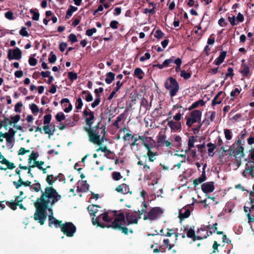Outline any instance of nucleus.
I'll use <instances>...</instances> for the list:
<instances>
[{"instance_id": "nucleus-1", "label": "nucleus", "mask_w": 254, "mask_h": 254, "mask_svg": "<svg viewBox=\"0 0 254 254\" xmlns=\"http://www.w3.org/2000/svg\"><path fill=\"white\" fill-rule=\"evenodd\" d=\"M61 195L53 187L45 188L44 190H41V195L38 197L35 203L36 211L34 218L41 225H43L46 220V211L48 210L49 225L54 224L56 227H60L62 221L57 220L53 217L52 207L61 199Z\"/></svg>"}, {"instance_id": "nucleus-2", "label": "nucleus", "mask_w": 254, "mask_h": 254, "mask_svg": "<svg viewBox=\"0 0 254 254\" xmlns=\"http://www.w3.org/2000/svg\"><path fill=\"white\" fill-rule=\"evenodd\" d=\"M103 220L105 222H110L114 221L112 223L109 225L105 226L104 224L99 222V217L97 218H92V221L94 225H97V226H100L102 228L107 227L108 228L111 227L114 229H119L122 231L125 234H128V229L124 227L123 226L125 224V216L122 213H118L117 211L114 212H108L105 213L101 214Z\"/></svg>"}, {"instance_id": "nucleus-3", "label": "nucleus", "mask_w": 254, "mask_h": 254, "mask_svg": "<svg viewBox=\"0 0 254 254\" xmlns=\"http://www.w3.org/2000/svg\"><path fill=\"white\" fill-rule=\"evenodd\" d=\"M85 129L88 133L89 139L91 142L99 145H101L104 142L105 140L104 136L101 137L100 131H101V133H103L104 135V129H100L98 127L93 128L86 127Z\"/></svg>"}, {"instance_id": "nucleus-4", "label": "nucleus", "mask_w": 254, "mask_h": 254, "mask_svg": "<svg viewBox=\"0 0 254 254\" xmlns=\"http://www.w3.org/2000/svg\"><path fill=\"white\" fill-rule=\"evenodd\" d=\"M165 86L166 88L170 91V94L172 97L175 96L179 90V84L172 77L169 78L166 81Z\"/></svg>"}, {"instance_id": "nucleus-5", "label": "nucleus", "mask_w": 254, "mask_h": 254, "mask_svg": "<svg viewBox=\"0 0 254 254\" xmlns=\"http://www.w3.org/2000/svg\"><path fill=\"white\" fill-rule=\"evenodd\" d=\"M201 112L198 110L193 111L190 113V117L187 118V125L190 127L193 124L198 123L201 121Z\"/></svg>"}, {"instance_id": "nucleus-6", "label": "nucleus", "mask_w": 254, "mask_h": 254, "mask_svg": "<svg viewBox=\"0 0 254 254\" xmlns=\"http://www.w3.org/2000/svg\"><path fill=\"white\" fill-rule=\"evenodd\" d=\"M60 227L62 231L67 237H72L76 231L75 226L70 222H66L63 225L61 224Z\"/></svg>"}, {"instance_id": "nucleus-7", "label": "nucleus", "mask_w": 254, "mask_h": 254, "mask_svg": "<svg viewBox=\"0 0 254 254\" xmlns=\"http://www.w3.org/2000/svg\"><path fill=\"white\" fill-rule=\"evenodd\" d=\"M162 213L161 209L158 207L153 208L146 215H144V220H153L157 219Z\"/></svg>"}, {"instance_id": "nucleus-8", "label": "nucleus", "mask_w": 254, "mask_h": 254, "mask_svg": "<svg viewBox=\"0 0 254 254\" xmlns=\"http://www.w3.org/2000/svg\"><path fill=\"white\" fill-rule=\"evenodd\" d=\"M13 131V129L12 128H10L9 129V132ZM14 132L12 133H2L1 131H0V134L2 137H4L6 140V145L8 147L11 148L13 145V141H14Z\"/></svg>"}, {"instance_id": "nucleus-9", "label": "nucleus", "mask_w": 254, "mask_h": 254, "mask_svg": "<svg viewBox=\"0 0 254 254\" xmlns=\"http://www.w3.org/2000/svg\"><path fill=\"white\" fill-rule=\"evenodd\" d=\"M39 157V153L37 152H35L34 151H32L28 159V163L30 165V167L31 168L35 167V164H36L37 159Z\"/></svg>"}, {"instance_id": "nucleus-10", "label": "nucleus", "mask_w": 254, "mask_h": 254, "mask_svg": "<svg viewBox=\"0 0 254 254\" xmlns=\"http://www.w3.org/2000/svg\"><path fill=\"white\" fill-rule=\"evenodd\" d=\"M2 122V126L6 129H7L8 126H12L15 127L16 126V116L11 117V120L8 118H4Z\"/></svg>"}, {"instance_id": "nucleus-11", "label": "nucleus", "mask_w": 254, "mask_h": 254, "mask_svg": "<svg viewBox=\"0 0 254 254\" xmlns=\"http://www.w3.org/2000/svg\"><path fill=\"white\" fill-rule=\"evenodd\" d=\"M201 189L204 193L212 192L214 190L213 183L210 182L202 184L201 186Z\"/></svg>"}, {"instance_id": "nucleus-12", "label": "nucleus", "mask_w": 254, "mask_h": 254, "mask_svg": "<svg viewBox=\"0 0 254 254\" xmlns=\"http://www.w3.org/2000/svg\"><path fill=\"white\" fill-rule=\"evenodd\" d=\"M167 125L174 131L180 129L182 127L181 122L174 121L173 120L168 121Z\"/></svg>"}, {"instance_id": "nucleus-13", "label": "nucleus", "mask_w": 254, "mask_h": 254, "mask_svg": "<svg viewBox=\"0 0 254 254\" xmlns=\"http://www.w3.org/2000/svg\"><path fill=\"white\" fill-rule=\"evenodd\" d=\"M43 130L46 134L49 135V137L53 135L56 131L55 126L52 124L45 125L43 127Z\"/></svg>"}, {"instance_id": "nucleus-14", "label": "nucleus", "mask_w": 254, "mask_h": 254, "mask_svg": "<svg viewBox=\"0 0 254 254\" xmlns=\"http://www.w3.org/2000/svg\"><path fill=\"white\" fill-rule=\"evenodd\" d=\"M77 189L79 191H86L88 190L89 185L85 181H79L77 183Z\"/></svg>"}, {"instance_id": "nucleus-15", "label": "nucleus", "mask_w": 254, "mask_h": 254, "mask_svg": "<svg viewBox=\"0 0 254 254\" xmlns=\"http://www.w3.org/2000/svg\"><path fill=\"white\" fill-rule=\"evenodd\" d=\"M128 224H137V218L135 214L128 213L126 215Z\"/></svg>"}, {"instance_id": "nucleus-16", "label": "nucleus", "mask_w": 254, "mask_h": 254, "mask_svg": "<svg viewBox=\"0 0 254 254\" xmlns=\"http://www.w3.org/2000/svg\"><path fill=\"white\" fill-rule=\"evenodd\" d=\"M224 94V93L222 91L219 92L213 99L212 101V106L220 104L223 98Z\"/></svg>"}, {"instance_id": "nucleus-17", "label": "nucleus", "mask_w": 254, "mask_h": 254, "mask_svg": "<svg viewBox=\"0 0 254 254\" xmlns=\"http://www.w3.org/2000/svg\"><path fill=\"white\" fill-rule=\"evenodd\" d=\"M196 239L201 240L206 238L208 236V232L207 231L203 229H198L197 232Z\"/></svg>"}, {"instance_id": "nucleus-18", "label": "nucleus", "mask_w": 254, "mask_h": 254, "mask_svg": "<svg viewBox=\"0 0 254 254\" xmlns=\"http://www.w3.org/2000/svg\"><path fill=\"white\" fill-rule=\"evenodd\" d=\"M115 190L118 192H120L122 194H125L127 192L128 190V187L126 184H123L122 185L118 186L116 188Z\"/></svg>"}, {"instance_id": "nucleus-19", "label": "nucleus", "mask_w": 254, "mask_h": 254, "mask_svg": "<svg viewBox=\"0 0 254 254\" xmlns=\"http://www.w3.org/2000/svg\"><path fill=\"white\" fill-rule=\"evenodd\" d=\"M206 174H205V171H202V175L200 177H198V178L195 179L193 181V184L194 186V187H196V186L198 185L199 184L203 182L206 180Z\"/></svg>"}, {"instance_id": "nucleus-20", "label": "nucleus", "mask_w": 254, "mask_h": 254, "mask_svg": "<svg viewBox=\"0 0 254 254\" xmlns=\"http://www.w3.org/2000/svg\"><path fill=\"white\" fill-rule=\"evenodd\" d=\"M190 212L189 209L183 208L180 210L179 217L181 219L188 218L190 215Z\"/></svg>"}, {"instance_id": "nucleus-21", "label": "nucleus", "mask_w": 254, "mask_h": 254, "mask_svg": "<svg viewBox=\"0 0 254 254\" xmlns=\"http://www.w3.org/2000/svg\"><path fill=\"white\" fill-rule=\"evenodd\" d=\"M254 172V170L252 169V168H249L248 167V163L246 165V169L243 172V175L244 177H248L251 176L252 178H254V176L253 175Z\"/></svg>"}, {"instance_id": "nucleus-22", "label": "nucleus", "mask_w": 254, "mask_h": 254, "mask_svg": "<svg viewBox=\"0 0 254 254\" xmlns=\"http://www.w3.org/2000/svg\"><path fill=\"white\" fill-rule=\"evenodd\" d=\"M80 96L85 99L87 102H90L93 100V97L88 91H83L80 94Z\"/></svg>"}, {"instance_id": "nucleus-23", "label": "nucleus", "mask_w": 254, "mask_h": 254, "mask_svg": "<svg viewBox=\"0 0 254 254\" xmlns=\"http://www.w3.org/2000/svg\"><path fill=\"white\" fill-rule=\"evenodd\" d=\"M94 119V116L93 112L90 111L89 116H87V117L85 118V121H86V124L88 126V128L91 127V125L93 123Z\"/></svg>"}, {"instance_id": "nucleus-24", "label": "nucleus", "mask_w": 254, "mask_h": 254, "mask_svg": "<svg viewBox=\"0 0 254 254\" xmlns=\"http://www.w3.org/2000/svg\"><path fill=\"white\" fill-rule=\"evenodd\" d=\"M57 180V177L54 176L53 175H48L46 179L47 183L49 184L50 186L48 187H52V185ZM46 187V188H47Z\"/></svg>"}, {"instance_id": "nucleus-25", "label": "nucleus", "mask_w": 254, "mask_h": 254, "mask_svg": "<svg viewBox=\"0 0 254 254\" xmlns=\"http://www.w3.org/2000/svg\"><path fill=\"white\" fill-rule=\"evenodd\" d=\"M187 237L190 238H192L194 241L196 240V236L194 233V227H191L190 229H188L187 232Z\"/></svg>"}, {"instance_id": "nucleus-26", "label": "nucleus", "mask_w": 254, "mask_h": 254, "mask_svg": "<svg viewBox=\"0 0 254 254\" xmlns=\"http://www.w3.org/2000/svg\"><path fill=\"white\" fill-rule=\"evenodd\" d=\"M98 208L99 207L97 205H91L88 206V207H87V209L89 212L90 215H93L94 216H95L96 214L97 213Z\"/></svg>"}, {"instance_id": "nucleus-27", "label": "nucleus", "mask_w": 254, "mask_h": 254, "mask_svg": "<svg viewBox=\"0 0 254 254\" xmlns=\"http://www.w3.org/2000/svg\"><path fill=\"white\" fill-rule=\"evenodd\" d=\"M196 141L195 137L191 136L189 138L188 141V149L185 151L186 153L188 151H190L191 149L194 147V143Z\"/></svg>"}, {"instance_id": "nucleus-28", "label": "nucleus", "mask_w": 254, "mask_h": 254, "mask_svg": "<svg viewBox=\"0 0 254 254\" xmlns=\"http://www.w3.org/2000/svg\"><path fill=\"white\" fill-rule=\"evenodd\" d=\"M226 56V52H221L219 57L216 60L215 64L218 65L221 64L223 62Z\"/></svg>"}, {"instance_id": "nucleus-29", "label": "nucleus", "mask_w": 254, "mask_h": 254, "mask_svg": "<svg viewBox=\"0 0 254 254\" xmlns=\"http://www.w3.org/2000/svg\"><path fill=\"white\" fill-rule=\"evenodd\" d=\"M115 74L112 72H109L107 74L106 78L105 79V82L109 84H110L115 79Z\"/></svg>"}, {"instance_id": "nucleus-30", "label": "nucleus", "mask_w": 254, "mask_h": 254, "mask_svg": "<svg viewBox=\"0 0 254 254\" xmlns=\"http://www.w3.org/2000/svg\"><path fill=\"white\" fill-rule=\"evenodd\" d=\"M7 58L9 61L16 59V48L9 49L8 51Z\"/></svg>"}, {"instance_id": "nucleus-31", "label": "nucleus", "mask_w": 254, "mask_h": 254, "mask_svg": "<svg viewBox=\"0 0 254 254\" xmlns=\"http://www.w3.org/2000/svg\"><path fill=\"white\" fill-rule=\"evenodd\" d=\"M199 105L203 106L204 105V102L202 100H199L193 103L191 106L189 108V110H190L194 108L197 107Z\"/></svg>"}, {"instance_id": "nucleus-32", "label": "nucleus", "mask_w": 254, "mask_h": 254, "mask_svg": "<svg viewBox=\"0 0 254 254\" xmlns=\"http://www.w3.org/2000/svg\"><path fill=\"white\" fill-rule=\"evenodd\" d=\"M207 146L209 148L208 150V154L209 156H213V154H211L214 151L216 146L215 145L212 143H209L207 144Z\"/></svg>"}, {"instance_id": "nucleus-33", "label": "nucleus", "mask_w": 254, "mask_h": 254, "mask_svg": "<svg viewBox=\"0 0 254 254\" xmlns=\"http://www.w3.org/2000/svg\"><path fill=\"white\" fill-rule=\"evenodd\" d=\"M241 72L244 76H247L249 73V67L247 64L242 65Z\"/></svg>"}, {"instance_id": "nucleus-34", "label": "nucleus", "mask_w": 254, "mask_h": 254, "mask_svg": "<svg viewBox=\"0 0 254 254\" xmlns=\"http://www.w3.org/2000/svg\"><path fill=\"white\" fill-rule=\"evenodd\" d=\"M250 201L248 203L249 204L251 205V208L254 210V190L250 193Z\"/></svg>"}, {"instance_id": "nucleus-35", "label": "nucleus", "mask_w": 254, "mask_h": 254, "mask_svg": "<svg viewBox=\"0 0 254 254\" xmlns=\"http://www.w3.org/2000/svg\"><path fill=\"white\" fill-rule=\"evenodd\" d=\"M30 109L32 111V112L34 115H37L39 112V109L38 106L35 104H32L30 106Z\"/></svg>"}, {"instance_id": "nucleus-36", "label": "nucleus", "mask_w": 254, "mask_h": 254, "mask_svg": "<svg viewBox=\"0 0 254 254\" xmlns=\"http://www.w3.org/2000/svg\"><path fill=\"white\" fill-rule=\"evenodd\" d=\"M207 116H209L208 118L209 119L210 121L211 122L215 121V120L216 117V113L215 112H209L207 113Z\"/></svg>"}, {"instance_id": "nucleus-37", "label": "nucleus", "mask_w": 254, "mask_h": 254, "mask_svg": "<svg viewBox=\"0 0 254 254\" xmlns=\"http://www.w3.org/2000/svg\"><path fill=\"white\" fill-rule=\"evenodd\" d=\"M30 184L31 182L29 181H27L26 182H22L21 179L20 178L18 183H17V189H19V188L22 185H24L25 187H27L30 186Z\"/></svg>"}, {"instance_id": "nucleus-38", "label": "nucleus", "mask_w": 254, "mask_h": 254, "mask_svg": "<svg viewBox=\"0 0 254 254\" xmlns=\"http://www.w3.org/2000/svg\"><path fill=\"white\" fill-rule=\"evenodd\" d=\"M143 71L139 68H136L134 70V75L137 76L139 79H142L143 76Z\"/></svg>"}, {"instance_id": "nucleus-39", "label": "nucleus", "mask_w": 254, "mask_h": 254, "mask_svg": "<svg viewBox=\"0 0 254 254\" xmlns=\"http://www.w3.org/2000/svg\"><path fill=\"white\" fill-rule=\"evenodd\" d=\"M83 106V102L81 97L78 98L75 103V107L77 109H80Z\"/></svg>"}, {"instance_id": "nucleus-40", "label": "nucleus", "mask_w": 254, "mask_h": 254, "mask_svg": "<svg viewBox=\"0 0 254 254\" xmlns=\"http://www.w3.org/2000/svg\"><path fill=\"white\" fill-rule=\"evenodd\" d=\"M228 19L232 26L239 24L235 16H229Z\"/></svg>"}, {"instance_id": "nucleus-41", "label": "nucleus", "mask_w": 254, "mask_h": 254, "mask_svg": "<svg viewBox=\"0 0 254 254\" xmlns=\"http://www.w3.org/2000/svg\"><path fill=\"white\" fill-rule=\"evenodd\" d=\"M148 150L147 155L149 157V160L150 161L153 162L156 159L155 157V154L152 152L149 149Z\"/></svg>"}, {"instance_id": "nucleus-42", "label": "nucleus", "mask_w": 254, "mask_h": 254, "mask_svg": "<svg viewBox=\"0 0 254 254\" xmlns=\"http://www.w3.org/2000/svg\"><path fill=\"white\" fill-rule=\"evenodd\" d=\"M112 177L116 181L120 180L122 178L120 173L117 172H114L112 173Z\"/></svg>"}, {"instance_id": "nucleus-43", "label": "nucleus", "mask_w": 254, "mask_h": 254, "mask_svg": "<svg viewBox=\"0 0 254 254\" xmlns=\"http://www.w3.org/2000/svg\"><path fill=\"white\" fill-rule=\"evenodd\" d=\"M56 118L58 121L61 122L65 119V116L63 113L60 112L56 115Z\"/></svg>"}, {"instance_id": "nucleus-44", "label": "nucleus", "mask_w": 254, "mask_h": 254, "mask_svg": "<svg viewBox=\"0 0 254 254\" xmlns=\"http://www.w3.org/2000/svg\"><path fill=\"white\" fill-rule=\"evenodd\" d=\"M51 118H52V117H51V115L49 114V115H45L44 117V125H45L50 124Z\"/></svg>"}, {"instance_id": "nucleus-45", "label": "nucleus", "mask_w": 254, "mask_h": 254, "mask_svg": "<svg viewBox=\"0 0 254 254\" xmlns=\"http://www.w3.org/2000/svg\"><path fill=\"white\" fill-rule=\"evenodd\" d=\"M6 204L8 206H9L12 210H16V198H15V201L13 202H6Z\"/></svg>"}, {"instance_id": "nucleus-46", "label": "nucleus", "mask_w": 254, "mask_h": 254, "mask_svg": "<svg viewBox=\"0 0 254 254\" xmlns=\"http://www.w3.org/2000/svg\"><path fill=\"white\" fill-rule=\"evenodd\" d=\"M181 76L184 78L187 79L190 77L191 74L189 72H186L185 70H182L181 71Z\"/></svg>"}, {"instance_id": "nucleus-47", "label": "nucleus", "mask_w": 254, "mask_h": 254, "mask_svg": "<svg viewBox=\"0 0 254 254\" xmlns=\"http://www.w3.org/2000/svg\"><path fill=\"white\" fill-rule=\"evenodd\" d=\"M100 98L99 96L97 95V97L94 100V101L91 104V107L92 108H95L97 106L99 103H100Z\"/></svg>"}, {"instance_id": "nucleus-48", "label": "nucleus", "mask_w": 254, "mask_h": 254, "mask_svg": "<svg viewBox=\"0 0 254 254\" xmlns=\"http://www.w3.org/2000/svg\"><path fill=\"white\" fill-rule=\"evenodd\" d=\"M225 137L227 140H230L232 138L231 132L228 129H224Z\"/></svg>"}, {"instance_id": "nucleus-49", "label": "nucleus", "mask_w": 254, "mask_h": 254, "mask_svg": "<svg viewBox=\"0 0 254 254\" xmlns=\"http://www.w3.org/2000/svg\"><path fill=\"white\" fill-rule=\"evenodd\" d=\"M134 136L129 133H127L123 137V139L125 141H127L129 139L133 140Z\"/></svg>"}, {"instance_id": "nucleus-50", "label": "nucleus", "mask_w": 254, "mask_h": 254, "mask_svg": "<svg viewBox=\"0 0 254 254\" xmlns=\"http://www.w3.org/2000/svg\"><path fill=\"white\" fill-rule=\"evenodd\" d=\"M4 16L7 19L9 20H12L14 19L13 13L10 11L6 12L5 13Z\"/></svg>"}, {"instance_id": "nucleus-51", "label": "nucleus", "mask_w": 254, "mask_h": 254, "mask_svg": "<svg viewBox=\"0 0 254 254\" xmlns=\"http://www.w3.org/2000/svg\"><path fill=\"white\" fill-rule=\"evenodd\" d=\"M30 12L33 14L32 19L34 20H38L39 18V14L35 12L33 9L30 10Z\"/></svg>"}, {"instance_id": "nucleus-52", "label": "nucleus", "mask_w": 254, "mask_h": 254, "mask_svg": "<svg viewBox=\"0 0 254 254\" xmlns=\"http://www.w3.org/2000/svg\"><path fill=\"white\" fill-rule=\"evenodd\" d=\"M68 75L69 78L72 81L76 79L77 78V74L73 72H68Z\"/></svg>"}, {"instance_id": "nucleus-53", "label": "nucleus", "mask_w": 254, "mask_h": 254, "mask_svg": "<svg viewBox=\"0 0 254 254\" xmlns=\"http://www.w3.org/2000/svg\"><path fill=\"white\" fill-rule=\"evenodd\" d=\"M97 30L95 28L88 29L86 32V34L88 36H91L94 33H96Z\"/></svg>"}, {"instance_id": "nucleus-54", "label": "nucleus", "mask_w": 254, "mask_h": 254, "mask_svg": "<svg viewBox=\"0 0 254 254\" xmlns=\"http://www.w3.org/2000/svg\"><path fill=\"white\" fill-rule=\"evenodd\" d=\"M236 18L237 21L238 22L239 24L240 22H242L244 20V17L243 15L241 14L240 12H239Z\"/></svg>"}, {"instance_id": "nucleus-55", "label": "nucleus", "mask_w": 254, "mask_h": 254, "mask_svg": "<svg viewBox=\"0 0 254 254\" xmlns=\"http://www.w3.org/2000/svg\"><path fill=\"white\" fill-rule=\"evenodd\" d=\"M57 60V57L55 54L52 52L50 54V57L49 58V61L51 63H54Z\"/></svg>"}, {"instance_id": "nucleus-56", "label": "nucleus", "mask_w": 254, "mask_h": 254, "mask_svg": "<svg viewBox=\"0 0 254 254\" xmlns=\"http://www.w3.org/2000/svg\"><path fill=\"white\" fill-rule=\"evenodd\" d=\"M163 33L160 30H157L155 33L154 36L157 38H161L163 36Z\"/></svg>"}, {"instance_id": "nucleus-57", "label": "nucleus", "mask_w": 254, "mask_h": 254, "mask_svg": "<svg viewBox=\"0 0 254 254\" xmlns=\"http://www.w3.org/2000/svg\"><path fill=\"white\" fill-rule=\"evenodd\" d=\"M118 23H119L117 21L113 20L111 22L110 25L112 28L114 29H116L118 28Z\"/></svg>"}, {"instance_id": "nucleus-58", "label": "nucleus", "mask_w": 254, "mask_h": 254, "mask_svg": "<svg viewBox=\"0 0 254 254\" xmlns=\"http://www.w3.org/2000/svg\"><path fill=\"white\" fill-rule=\"evenodd\" d=\"M69 40L72 43H74L77 41V38L74 34H71L68 37Z\"/></svg>"}, {"instance_id": "nucleus-59", "label": "nucleus", "mask_w": 254, "mask_h": 254, "mask_svg": "<svg viewBox=\"0 0 254 254\" xmlns=\"http://www.w3.org/2000/svg\"><path fill=\"white\" fill-rule=\"evenodd\" d=\"M19 33L23 36H27L28 35V32L26 30V28L25 27L22 28L20 30Z\"/></svg>"}, {"instance_id": "nucleus-60", "label": "nucleus", "mask_w": 254, "mask_h": 254, "mask_svg": "<svg viewBox=\"0 0 254 254\" xmlns=\"http://www.w3.org/2000/svg\"><path fill=\"white\" fill-rule=\"evenodd\" d=\"M4 165H6V168L9 169H14L15 166L14 164L13 163H11L8 161V160L7 161V162L4 164Z\"/></svg>"}, {"instance_id": "nucleus-61", "label": "nucleus", "mask_w": 254, "mask_h": 254, "mask_svg": "<svg viewBox=\"0 0 254 254\" xmlns=\"http://www.w3.org/2000/svg\"><path fill=\"white\" fill-rule=\"evenodd\" d=\"M150 58V55L148 53H146L144 56L141 57L140 58L141 62H143L146 60L149 59Z\"/></svg>"}, {"instance_id": "nucleus-62", "label": "nucleus", "mask_w": 254, "mask_h": 254, "mask_svg": "<svg viewBox=\"0 0 254 254\" xmlns=\"http://www.w3.org/2000/svg\"><path fill=\"white\" fill-rule=\"evenodd\" d=\"M29 63L31 66H35L37 64V60L34 58H30L29 59Z\"/></svg>"}, {"instance_id": "nucleus-63", "label": "nucleus", "mask_w": 254, "mask_h": 254, "mask_svg": "<svg viewBox=\"0 0 254 254\" xmlns=\"http://www.w3.org/2000/svg\"><path fill=\"white\" fill-rule=\"evenodd\" d=\"M96 151L97 152L99 151H101L103 152H107V153H110V151L108 149V148H107L106 146H104V147H100L98 149H97L96 150Z\"/></svg>"}, {"instance_id": "nucleus-64", "label": "nucleus", "mask_w": 254, "mask_h": 254, "mask_svg": "<svg viewBox=\"0 0 254 254\" xmlns=\"http://www.w3.org/2000/svg\"><path fill=\"white\" fill-rule=\"evenodd\" d=\"M182 118V115L179 113L177 114L174 117L173 119L176 121L179 122Z\"/></svg>"}]
</instances>
